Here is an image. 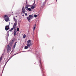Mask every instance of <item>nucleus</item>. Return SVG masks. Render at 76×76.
I'll use <instances>...</instances> for the list:
<instances>
[{
  "label": "nucleus",
  "mask_w": 76,
  "mask_h": 76,
  "mask_svg": "<svg viewBox=\"0 0 76 76\" xmlns=\"http://www.w3.org/2000/svg\"><path fill=\"white\" fill-rule=\"evenodd\" d=\"M25 16H27V15H28V14H27V13H25Z\"/></svg>",
  "instance_id": "obj_20"
},
{
  "label": "nucleus",
  "mask_w": 76,
  "mask_h": 76,
  "mask_svg": "<svg viewBox=\"0 0 76 76\" xmlns=\"http://www.w3.org/2000/svg\"><path fill=\"white\" fill-rule=\"evenodd\" d=\"M35 2H34L33 6L31 7V9H34L35 7Z\"/></svg>",
  "instance_id": "obj_9"
},
{
  "label": "nucleus",
  "mask_w": 76,
  "mask_h": 76,
  "mask_svg": "<svg viewBox=\"0 0 76 76\" xmlns=\"http://www.w3.org/2000/svg\"><path fill=\"white\" fill-rule=\"evenodd\" d=\"M56 1H57V0H56Z\"/></svg>",
  "instance_id": "obj_24"
},
{
  "label": "nucleus",
  "mask_w": 76,
  "mask_h": 76,
  "mask_svg": "<svg viewBox=\"0 0 76 76\" xmlns=\"http://www.w3.org/2000/svg\"><path fill=\"white\" fill-rule=\"evenodd\" d=\"M22 12L23 13H25V12H26V10L25 9V8L24 7H23L22 9Z\"/></svg>",
  "instance_id": "obj_7"
},
{
  "label": "nucleus",
  "mask_w": 76,
  "mask_h": 76,
  "mask_svg": "<svg viewBox=\"0 0 76 76\" xmlns=\"http://www.w3.org/2000/svg\"><path fill=\"white\" fill-rule=\"evenodd\" d=\"M28 6L26 5L25 8V9H26V10H28Z\"/></svg>",
  "instance_id": "obj_15"
},
{
  "label": "nucleus",
  "mask_w": 76,
  "mask_h": 76,
  "mask_svg": "<svg viewBox=\"0 0 76 76\" xmlns=\"http://www.w3.org/2000/svg\"><path fill=\"white\" fill-rule=\"evenodd\" d=\"M8 15H4L3 17L4 18V19L6 22H7L9 20V18L8 17Z\"/></svg>",
  "instance_id": "obj_1"
},
{
  "label": "nucleus",
  "mask_w": 76,
  "mask_h": 76,
  "mask_svg": "<svg viewBox=\"0 0 76 76\" xmlns=\"http://www.w3.org/2000/svg\"><path fill=\"white\" fill-rule=\"evenodd\" d=\"M28 48H25L24 49H27Z\"/></svg>",
  "instance_id": "obj_21"
},
{
  "label": "nucleus",
  "mask_w": 76,
  "mask_h": 76,
  "mask_svg": "<svg viewBox=\"0 0 76 76\" xmlns=\"http://www.w3.org/2000/svg\"><path fill=\"white\" fill-rule=\"evenodd\" d=\"M13 44V40H12L9 43V45H8L7 46V48H11L12 47Z\"/></svg>",
  "instance_id": "obj_2"
},
{
  "label": "nucleus",
  "mask_w": 76,
  "mask_h": 76,
  "mask_svg": "<svg viewBox=\"0 0 76 76\" xmlns=\"http://www.w3.org/2000/svg\"><path fill=\"white\" fill-rule=\"evenodd\" d=\"M31 45H32L31 44V40H29L27 41V46H26L25 48H28V47H30Z\"/></svg>",
  "instance_id": "obj_3"
},
{
  "label": "nucleus",
  "mask_w": 76,
  "mask_h": 76,
  "mask_svg": "<svg viewBox=\"0 0 76 76\" xmlns=\"http://www.w3.org/2000/svg\"><path fill=\"white\" fill-rule=\"evenodd\" d=\"M7 50L8 52H10L11 51V48H7Z\"/></svg>",
  "instance_id": "obj_10"
},
{
  "label": "nucleus",
  "mask_w": 76,
  "mask_h": 76,
  "mask_svg": "<svg viewBox=\"0 0 76 76\" xmlns=\"http://www.w3.org/2000/svg\"><path fill=\"white\" fill-rule=\"evenodd\" d=\"M32 18H33V16L31 15H30L29 16H28L27 19L29 22L31 21V19H32Z\"/></svg>",
  "instance_id": "obj_4"
},
{
  "label": "nucleus",
  "mask_w": 76,
  "mask_h": 76,
  "mask_svg": "<svg viewBox=\"0 0 76 76\" xmlns=\"http://www.w3.org/2000/svg\"><path fill=\"white\" fill-rule=\"evenodd\" d=\"M5 30L6 31H8L9 29V26H5Z\"/></svg>",
  "instance_id": "obj_8"
},
{
  "label": "nucleus",
  "mask_w": 76,
  "mask_h": 76,
  "mask_svg": "<svg viewBox=\"0 0 76 76\" xmlns=\"http://www.w3.org/2000/svg\"><path fill=\"white\" fill-rule=\"evenodd\" d=\"M23 16H24V15H23Z\"/></svg>",
  "instance_id": "obj_22"
},
{
  "label": "nucleus",
  "mask_w": 76,
  "mask_h": 76,
  "mask_svg": "<svg viewBox=\"0 0 76 76\" xmlns=\"http://www.w3.org/2000/svg\"><path fill=\"white\" fill-rule=\"evenodd\" d=\"M17 31H18V32H19V28H17Z\"/></svg>",
  "instance_id": "obj_17"
},
{
  "label": "nucleus",
  "mask_w": 76,
  "mask_h": 76,
  "mask_svg": "<svg viewBox=\"0 0 76 76\" xmlns=\"http://www.w3.org/2000/svg\"><path fill=\"white\" fill-rule=\"evenodd\" d=\"M14 20L15 23H14L13 26H14V28H15V26H16V25H17V22H18V20H17L15 19V18H14Z\"/></svg>",
  "instance_id": "obj_5"
},
{
  "label": "nucleus",
  "mask_w": 76,
  "mask_h": 76,
  "mask_svg": "<svg viewBox=\"0 0 76 76\" xmlns=\"http://www.w3.org/2000/svg\"><path fill=\"white\" fill-rule=\"evenodd\" d=\"M1 60H2V57H1L0 58V61H1Z\"/></svg>",
  "instance_id": "obj_19"
},
{
  "label": "nucleus",
  "mask_w": 76,
  "mask_h": 76,
  "mask_svg": "<svg viewBox=\"0 0 76 76\" xmlns=\"http://www.w3.org/2000/svg\"><path fill=\"white\" fill-rule=\"evenodd\" d=\"M28 10H29V11H30V12H31V11H32V10H31V9L30 8H28Z\"/></svg>",
  "instance_id": "obj_16"
},
{
  "label": "nucleus",
  "mask_w": 76,
  "mask_h": 76,
  "mask_svg": "<svg viewBox=\"0 0 76 76\" xmlns=\"http://www.w3.org/2000/svg\"><path fill=\"white\" fill-rule=\"evenodd\" d=\"M13 29V28H11V29L9 31L10 32H12V31Z\"/></svg>",
  "instance_id": "obj_14"
},
{
  "label": "nucleus",
  "mask_w": 76,
  "mask_h": 76,
  "mask_svg": "<svg viewBox=\"0 0 76 76\" xmlns=\"http://www.w3.org/2000/svg\"><path fill=\"white\" fill-rule=\"evenodd\" d=\"M6 66V65H5L4 66Z\"/></svg>",
  "instance_id": "obj_23"
},
{
  "label": "nucleus",
  "mask_w": 76,
  "mask_h": 76,
  "mask_svg": "<svg viewBox=\"0 0 76 76\" xmlns=\"http://www.w3.org/2000/svg\"><path fill=\"white\" fill-rule=\"evenodd\" d=\"M13 28L14 29V36H15L16 35V32H17V31H16V26H15V28H14V26H13Z\"/></svg>",
  "instance_id": "obj_6"
},
{
  "label": "nucleus",
  "mask_w": 76,
  "mask_h": 76,
  "mask_svg": "<svg viewBox=\"0 0 76 76\" xmlns=\"http://www.w3.org/2000/svg\"><path fill=\"white\" fill-rule=\"evenodd\" d=\"M34 16L35 18H37V15H34Z\"/></svg>",
  "instance_id": "obj_18"
},
{
  "label": "nucleus",
  "mask_w": 76,
  "mask_h": 76,
  "mask_svg": "<svg viewBox=\"0 0 76 76\" xmlns=\"http://www.w3.org/2000/svg\"><path fill=\"white\" fill-rule=\"evenodd\" d=\"M36 24H35V25L33 27V30L34 31L35 29V28H36Z\"/></svg>",
  "instance_id": "obj_11"
},
{
  "label": "nucleus",
  "mask_w": 76,
  "mask_h": 76,
  "mask_svg": "<svg viewBox=\"0 0 76 76\" xmlns=\"http://www.w3.org/2000/svg\"><path fill=\"white\" fill-rule=\"evenodd\" d=\"M23 38H26V35L25 34L23 35Z\"/></svg>",
  "instance_id": "obj_13"
},
{
  "label": "nucleus",
  "mask_w": 76,
  "mask_h": 76,
  "mask_svg": "<svg viewBox=\"0 0 76 76\" xmlns=\"http://www.w3.org/2000/svg\"><path fill=\"white\" fill-rule=\"evenodd\" d=\"M17 43V42H15V43L14 44L13 48H15L16 47V43Z\"/></svg>",
  "instance_id": "obj_12"
}]
</instances>
